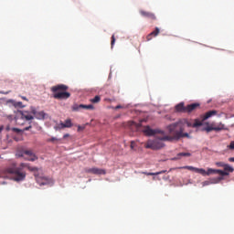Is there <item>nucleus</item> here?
<instances>
[{"mask_svg": "<svg viewBox=\"0 0 234 234\" xmlns=\"http://www.w3.org/2000/svg\"><path fill=\"white\" fill-rule=\"evenodd\" d=\"M143 133L146 136H155L154 139H149L145 144L146 149H153V151H158L159 149L165 147L164 142H178L180 137L183 136L182 131L176 132L175 134L172 135H167L165 134V131L158 128L152 129L151 126H145ZM156 134H161V136Z\"/></svg>", "mask_w": 234, "mask_h": 234, "instance_id": "nucleus-1", "label": "nucleus"}, {"mask_svg": "<svg viewBox=\"0 0 234 234\" xmlns=\"http://www.w3.org/2000/svg\"><path fill=\"white\" fill-rule=\"evenodd\" d=\"M25 167H27V165L22 163L20 166H17L16 163H12L10 166L5 169L6 175H13L12 180L15 182H23L27 178V173L23 171Z\"/></svg>", "mask_w": 234, "mask_h": 234, "instance_id": "nucleus-2", "label": "nucleus"}, {"mask_svg": "<svg viewBox=\"0 0 234 234\" xmlns=\"http://www.w3.org/2000/svg\"><path fill=\"white\" fill-rule=\"evenodd\" d=\"M184 125H187V127H193V123H191L186 119H183L167 125L166 130L168 131L169 134H174V135L176 133H178L181 131V133L183 135L180 137V139L191 138V135H189L187 133H184Z\"/></svg>", "mask_w": 234, "mask_h": 234, "instance_id": "nucleus-3", "label": "nucleus"}, {"mask_svg": "<svg viewBox=\"0 0 234 234\" xmlns=\"http://www.w3.org/2000/svg\"><path fill=\"white\" fill-rule=\"evenodd\" d=\"M35 178L38 186H54V181L43 175L35 173Z\"/></svg>", "mask_w": 234, "mask_h": 234, "instance_id": "nucleus-4", "label": "nucleus"}, {"mask_svg": "<svg viewBox=\"0 0 234 234\" xmlns=\"http://www.w3.org/2000/svg\"><path fill=\"white\" fill-rule=\"evenodd\" d=\"M30 111L37 120H45V117L47 116V113H45V112H37V110H36V107L34 106L30 107Z\"/></svg>", "mask_w": 234, "mask_h": 234, "instance_id": "nucleus-5", "label": "nucleus"}, {"mask_svg": "<svg viewBox=\"0 0 234 234\" xmlns=\"http://www.w3.org/2000/svg\"><path fill=\"white\" fill-rule=\"evenodd\" d=\"M53 98H55V100H69L70 93L69 91L57 92L53 95Z\"/></svg>", "mask_w": 234, "mask_h": 234, "instance_id": "nucleus-6", "label": "nucleus"}, {"mask_svg": "<svg viewBox=\"0 0 234 234\" xmlns=\"http://www.w3.org/2000/svg\"><path fill=\"white\" fill-rule=\"evenodd\" d=\"M7 103H11L13 107L16 109H24L25 105H23V102L21 101H16L15 100H8Z\"/></svg>", "mask_w": 234, "mask_h": 234, "instance_id": "nucleus-7", "label": "nucleus"}, {"mask_svg": "<svg viewBox=\"0 0 234 234\" xmlns=\"http://www.w3.org/2000/svg\"><path fill=\"white\" fill-rule=\"evenodd\" d=\"M22 120H27V122H30V120H34V116L30 115L27 111H20Z\"/></svg>", "mask_w": 234, "mask_h": 234, "instance_id": "nucleus-8", "label": "nucleus"}, {"mask_svg": "<svg viewBox=\"0 0 234 234\" xmlns=\"http://www.w3.org/2000/svg\"><path fill=\"white\" fill-rule=\"evenodd\" d=\"M69 89V86L64 84H59L57 86H54L51 88L52 92H58V90H67Z\"/></svg>", "mask_w": 234, "mask_h": 234, "instance_id": "nucleus-9", "label": "nucleus"}, {"mask_svg": "<svg viewBox=\"0 0 234 234\" xmlns=\"http://www.w3.org/2000/svg\"><path fill=\"white\" fill-rule=\"evenodd\" d=\"M200 104L198 103H192L187 106H185V112H193Z\"/></svg>", "mask_w": 234, "mask_h": 234, "instance_id": "nucleus-10", "label": "nucleus"}, {"mask_svg": "<svg viewBox=\"0 0 234 234\" xmlns=\"http://www.w3.org/2000/svg\"><path fill=\"white\" fill-rule=\"evenodd\" d=\"M88 173H91L92 175H105V170L100 168H90Z\"/></svg>", "mask_w": 234, "mask_h": 234, "instance_id": "nucleus-11", "label": "nucleus"}, {"mask_svg": "<svg viewBox=\"0 0 234 234\" xmlns=\"http://www.w3.org/2000/svg\"><path fill=\"white\" fill-rule=\"evenodd\" d=\"M217 115V111H209L207 112L205 116L203 117V122H206V120H208V118H211V116Z\"/></svg>", "mask_w": 234, "mask_h": 234, "instance_id": "nucleus-12", "label": "nucleus"}, {"mask_svg": "<svg viewBox=\"0 0 234 234\" xmlns=\"http://www.w3.org/2000/svg\"><path fill=\"white\" fill-rule=\"evenodd\" d=\"M176 111H177V112H186V106H184V102H180L176 105Z\"/></svg>", "mask_w": 234, "mask_h": 234, "instance_id": "nucleus-13", "label": "nucleus"}, {"mask_svg": "<svg viewBox=\"0 0 234 234\" xmlns=\"http://www.w3.org/2000/svg\"><path fill=\"white\" fill-rule=\"evenodd\" d=\"M130 127L132 129H135V131H138L142 127V122H140L139 123L135 122H131Z\"/></svg>", "mask_w": 234, "mask_h": 234, "instance_id": "nucleus-14", "label": "nucleus"}, {"mask_svg": "<svg viewBox=\"0 0 234 234\" xmlns=\"http://www.w3.org/2000/svg\"><path fill=\"white\" fill-rule=\"evenodd\" d=\"M140 14L142 16H144V17H151L152 19H156V16H154V15H153V13H148L145 11H140Z\"/></svg>", "mask_w": 234, "mask_h": 234, "instance_id": "nucleus-15", "label": "nucleus"}, {"mask_svg": "<svg viewBox=\"0 0 234 234\" xmlns=\"http://www.w3.org/2000/svg\"><path fill=\"white\" fill-rule=\"evenodd\" d=\"M210 184H219L220 181L224 180V177L219 176V177H214V178H210Z\"/></svg>", "mask_w": 234, "mask_h": 234, "instance_id": "nucleus-16", "label": "nucleus"}, {"mask_svg": "<svg viewBox=\"0 0 234 234\" xmlns=\"http://www.w3.org/2000/svg\"><path fill=\"white\" fill-rule=\"evenodd\" d=\"M215 128H216L217 132H218V131H226V129H228V128H226V125L224 123H222V122H219L218 124V126H215Z\"/></svg>", "mask_w": 234, "mask_h": 234, "instance_id": "nucleus-17", "label": "nucleus"}, {"mask_svg": "<svg viewBox=\"0 0 234 234\" xmlns=\"http://www.w3.org/2000/svg\"><path fill=\"white\" fill-rule=\"evenodd\" d=\"M60 125L61 127H67V128L72 127V122L70 121V119H68L65 121L64 123H61Z\"/></svg>", "mask_w": 234, "mask_h": 234, "instance_id": "nucleus-18", "label": "nucleus"}, {"mask_svg": "<svg viewBox=\"0 0 234 234\" xmlns=\"http://www.w3.org/2000/svg\"><path fill=\"white\" fill-rule=\"evenodd\" d=\"M80 107H81V109H86L88 111H92L94 109V105H92V104H89V105L80 104Z\"/></svg>", "mask_w": 234, "mask_h": 234, "instance_id": "nucleus-19", "label": "nucleus"}, {"mask_svg": "<svg viewBox=\"0 0 234 234\" xmlns=\"http://www.w3.org/2000/svg\"><path fill=\"white\" fill-rule=\"evenodd\" d=\"M224 169H225L226 173H233V171H234L233 166H231L229 165H225Z\"/></svg>", "mask_w": 234, "mask_h": 234, "instance_id": "nucleus-20", "label": "nucleus"}, {"mask_svg": "<svg viewBox=\"0 0 234 234\" xmlns=\"http://www.w3.org/2000/svg\"><path fill=\"white\" fill-rule=\"evenodd\" d=\"M197 127H202V122H200L198 119H196L195 122L193 123V128L197 129Z\"/></svg>", "mask_w": 234, "mask_h": 234, "instance_id": "nucleus-21", "label": "nucleus"}, {"mask_svg": "<svg viewBox=\"0 0 234 234\" xmlns=\"http://www.w3.org/2000/svg\"><path fill=\"white\" fill-rule=\"evenodd\" d=\"M72 111H74L75 112L81 111V104H73Z\"/></svg>", "mask_w": 234, "mask_h": 234, "instance_id": "nucleus-22", "label": "nucleus"}, {"mask_svg": "<svg viewBox=\"0 0 234 234\" xmlns=\"http://www.w3.org/2000/svg\"><path fill=\"white\" fill-rule=\"evenodd\" d=\"M101 98L100 96H95L93 99L90 100L91 103H100Z\"/></svg>", "mask_w": 234, "mask_h": 234, "instance_id": "nucleus-23", "label": "nucleus"}, {"mask_svg": "<svg viewBox=\"0 0 234 234\" xmlns=\"http://www.w3.org/2000/svg\"><path fill=\"white\" fill-rule=\"evenodd\" d=\"M196 173H199V175H203V176H206V175H207V172L204 168L196 169Z\"/></svg>", "mask_w": 234, "mask_h": 234, "instance_id": "nucleus-24", "label": "nucleus"}, {"mask_svg": "<svg viewBox=\"0 0 234 234\" xmlns=\"http://www.w3.org/2000/svg\"><path fill=\"white\" fill-rule=\"evenodd\" d=\"M29 171H35V173H37V175H39V173H41V169L37 168V167H32V166H28Z\"/></svg>", "mask_w": 234, "mask_h": 234, "instance_id": "nucleus-25", "label": "nucleus"}, {"mask_svg": "<svg viewBox=\"0 0 234 234\" xmlns=\"http://www.w3.org/2000/svg\"><path fill=\"white\" fill-rule=\"evenodd\" d=\"M203 131H206L207 133H211V131H216V128L213 126H207L203 128Z\"/></svg>", "mask_w": 234, "mask_h": 234, "instance_id": "nucleus-26", "label": "nucleus"}, {"mask_svg": "<svg viewBox=\"0 0 234 234\" xmlns=\"http://www.w3.org/2000/svg\"><path fill=\"white\" fill-rule=\"evenodd\" d=\"M182 169H188V171H195V173H197V168L194 166L186 165V166H183Z\"/></svg>", "mask_w": 234, "mask_h": 234, "instance_id": "nucleus-27", "label": "nucleus"}, {"mask_svg": "<svg viewBox=\"0 0 234 234\" xmlns=\"http://www.w3.org/2000/svg\"><path fill=\"white\" fill-rule=\"evenodd\" d=\"M216 173H218V175H221V176H228V175H229V172H226L223 170H217Z\"/></svg>", "mask_w": 234, "mask_h": 234, "instance_id": "nucleus-28", "label": "nucleus"}, {"mask_svg": "<svg viewBox=\"0 0 234 234\" xmlns=\"http://www.w3.org/2000/svg\"><path fill=\"white\" fill-rule=\"evenodd\" d=\"M158 34H160V28L155 27V30L153 31V32L150 34V36H154V37H156V36H158Z\"/></svg>", "mask_w": 234, "mask_h": 234, "instance_id": "nucleus-29", "label": "nucleus"}, {"mask_svg": "<svg viewBox=\"0 0 234 234\" xmlns=\"http://www.w3.org/2000/svg\"><path fill=\"white\" fill-rule=\"evenodd\" d=\"M213 173H217V169L208 168L207 171V176H209V175H213Z\"/></svg>", "mask_w": 234, "mask_h": 234, "instance_id": "nucleus-30", "label": "nucleus"}, {"mask_svg": "<svg viewBox=\"0 0 234 234\" xmlns=\"http://www.w3.org/2000/svg\"><path fill=\"white\" fill-rule=\"evenodd\" d=\"M11 131H13V133H16V134H21V133H23V130L15 127L12 128Z\"/></svg>", "mask_w": 234, "mask_h": 234, "instance_id": "nucleus-31", "label": "nucleus"}, {"mask_svg": "<svg viewBox=\"0 0 234 234\" xmlns=\"http://www.w3.org/2000/svg\"><path fill=\"white\" fill-rule=\"evenodd\" d=\"M29 162H36V160H37V156H36V154H32V155H30V157L28 158Z\"/></svg>", "mask_w": 234, "mask_h": 234, "instance_id": "nucleus-32", "label": "nucleus"}, {"mask_svg": "<svg viewBox=\"0 0 234 234\" xmlns=\"http://www.w3.org/2000/svg\"><path fill=\"white\" fill-rule=\"evenodd\" d=\"M164 173H167V170H162V171L156 172V173H149L148 175L154 176V175H162Z\"/></svg>", "mask_w": 234, "mask_h": 234, "instance_id": "nucleus-33", "label": "nucleus"}, {"mask_svg": "<svg viewBox=\"0 0 234 234\" xmlns=\"http://www.w3.org/2000/svg\"><path fill=\"white\" fill-rule=\"evenodd\" d=\"M177 156H191V153H179L177 154Z\"/></svg>", "mask_w": 234, "mask_h": 234, "instance_id": "nucleus-34", "label": "nucleus"}, {"mask_svg": "<svg viewBox=\"0 0 234 234\" xmlns=\"http://www.w3.org/2000/svg\"><path fill=\"white\" fill-rule=\"evenodd\" d=\"M230 151H234V140L230 142L229 145L227 146Z\"/></svg>", "mask_w": 234, "mask_h": 234, "instance_id": "nucleus-35", "label": "nucleus"}, {"mask_svg": "<svg viewBox=\"0 0 234 234\" xmlns=\"http://www.w3.org/2000/svg\"><path fill=\"white\" fill-rule=\"evenodd\" d=\"M202 186H203V187H206V186H211V181H210V179H208V180H207V181H204V182L202 183Z\"/></svg>", "mask_w": 234, "mask_h": 234, "instance_id": "nucleus-36", "label": "nucleus"}, {"mask_svg": "<svg viewBox=\"0 0 234 234\" xmlns=\"http://www.w3.org/2000/svg\"><path fill=\"white\" fill-rule=\"evenodd\" d=\"M23 154H27V156H32V154H34L32 153V151H30V150H25V151L23 152Z\"/></svg>", "mask_w": 234, "mask_h": 234, "instance_id": "nucleus-37", "label": "nucleus"}, {"mask_svg": "<svg viewBox=\"0 0 234 234\" xmlns=\"http://www.w3.org/2000/svg\"><path fill=\"white\" fill-rule=\"evenodd\" d=\"M114 43H116V38L114 37V35L112 37V47H114Z\"/></svg>", "mask_w": 234, "mask_h": 234, "instance_id": "nucleus-38", "label": "nucleus"}, {"mask_svg": "<svg viewBox=\"0 0 234 234\" xmlns=\"http://www.w3.org/2000/svg\"><path fill=\"white\" fill-rule=\"evenodd\" d=\"M32 129V125H29L22 130V133H25V131H30Z\"/></svg>", "mask_w": 234, "mask_h": 234, "instance_id": "nucleus-39", "label": "nucleus"}, {"mask_svg": "<svg viewBox=\"0 0 234 234\" xmlns=\"http://www.w3.org/2000/svg\"><path fill=\"white\" fill-rule=\"evenodd\" d=\"M217 165H218V167H225L226 164H224L222 162H218V163H217Z\"/></svg>", "mask_w": 234, "mask_h": 234, "instance_id": "nucleus-40", "label": "nucleus"}, {"mask_svg": "<svg viewBox=\"0 0 234 234\" xmlns=\"http://www.w3.org/2000/svg\"><path fill=\"white\" fill-rule=\"evenodd\" d=\"M60 139H58L56 137H52L51 139H48V142H56V141H59Z\"/></svg>", "mask_w": 234, "mask_h": 234, "instance_id": "nucleus-41", "label": "nucleus"}, {"mask_svg": "<svg viewBox=\"0 0 234 234\" xmlns=\"http://www.w3.org/2000/svg\"><path fill=\"white\" fill-rule=\"evenodd\" d=\"M0 94H5V95L10 94V91H3V90H0Z\"/></svg>", "mask_w": 234, "mask_h": 234, "instance_id": "nucleus-42", "label": "nucleus"}, {"mask_svg": "<svg viewBox=\"0 0 234 234\" xmlns=\"http://www.w3.org/2000/svg\"><path fill=\"white\" fill-rule=\"evenodd\" d=\"M131 149H134V141H132L131 143Z\"/></svg>", "mask_w": 234, "mask_h": 234, "instance_id": "nucleus-43", "label": "nucleus"}, {"mask_svg": "<svg viewBox=\"0 0 234 234\" xmlns=\"http://www.w3.org/2000/svg\"><path fill=\"white\" fill-rule=\"evenodd\" d=\"M5 131H12V128H10V125L6 126Z\"/></svg>", "mask_w": 234, "mask_h": 234, "instance_id": "nucleus-44", "label": "nucleus"}, {"mask_svg": "<svg viewBox=\"0 0 234 234\" xmlns=\"http://www.w3.org/2000/svg\"><path fill=\"white\" fill-rule=\"evenodd\" d=\"M172 160H180V156L176 155V157L172 158Z\"/></svg>", "mask_w": 234, "mask_h": 234, "instance_id": "nucleus-45", "label": "nucleus"}, {"mask_svg": "<svg viewBox=\"0 0 234 234\" xmlns=\"http://www.w3.org/2000/svg\"><path fill=\"white\" fill-rule=\"evenodd\" d=\"M115 109H123V106H122V105H117V106L115 107Z\"/></svg>", "mask_w": 234, "mask_h": 234, "instance_id": "nucleus-46", "label": "nucleus"}, {"mask_svg": "<svg viewBox=\"0 0 234 234\" xmlns=\"http://www.w3.org/2000/svg\"><path fill=\"white\" fill-rule=\"evenodd\" d=\"M229 162H234V157L229 158Z\"/></svg>", "mask_w": 234, "mask_h": 234, "instance_id": "nucleus-47", "label": "nucleus"}, {"mask_svg": "<svg viewBox=\"0 0 234 234\" xmlns=\"http://www.w3.org/2000/svg\"><path fill=\"white\" fill-rule=\"evenodd\" d=\"M63 138H69V133L64 134Z\"/></svg>", "mask_w": 234, "mask_h": 234, "instance_id": "nucleus-48", "label": "nucleus"}, {"mask_svg": "<svg viewBox=\"0 0 234 234\" xmlns=\"http://www.w3.org/2000/svg\"><path fill=\"white\" fill-rule=\"evenodd\" d=\"M22 100H27V97H22Z\"/></svg>", "mask_w": 234, "mask_h": 234, "instance_id": "nucleus-49", "label": "nucleus"}, {"mask_svg": "<svg viewBox=\"0 0 234 234\" xmlns=\"http://www.w3.org/2000/svg\"><path fill=\"white\" fill-rule=\"evenodd\" d=\"M2 184H6V182H3Z\"/></svg>", "mask_w": 234, "mask_h": 234, "instance_id": "nucleus-50", "label": "nucleus"}]
</instances>
